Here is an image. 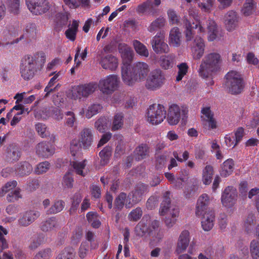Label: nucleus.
Here are the masks:
<instances>
[{
	"mask_svg": "<svg viewBox=\"0 0 259 259\" xmlns=\"http://www.w3.org/2000/svg\"><path fill=\"white\" fill-rule=\"evenodd\" d=\"M118 49L123 60L121 77L124 83L133 86L137 82L145 80L150 72L148 64L137 62L130 66L134 55L132 49L125 44H121L119 45Z\"/></svg>",
	"mask_w": 259,
	"mask_h": 259,
	"instance_id": "nucleus-1",
	"label": "nucleus"
},
{
	"mask_svg": "<svg viewBox=\"0 0 259 259\" xmlns=\"http://www.w3.org/2000/svg\"><path fill=\"white\" fill-rule=\"evenodd\" d=\"M204 23L200 21L197 18L189 16L184 21V34L187 46L190 50L191 55L194 59H200L204 53L205 44L202 38L196 36L193 39L195 29H198V33L204 34L205 31Z\"/></svg>",
	"mask_w": 259,
	"mask_h": 259,
	"instance_id": "nucleus-2",
	"label": "nucleus"
},
{
	"mask_svg": "<svg viewBox=\"0 0 259 259\" xmlns=\"http://www.w3.org/2000/svg\"><path fill=\"white\" fill-rule=\"evenodd\" d=\"M46 60L45 53L38 52L25 57L20 66V73L25 80L31 79L44 67Z\"/></svg>",
	"mask_w": 259,
	"mask_h": 259,
	"instance_id": "nucleus-3",
	"label": "nucleus"
},
{
	"mask_svg": "<svg viewBox=\"0 0 259 259\" xmlns=\"http://www.w3.org/2000/svg\"><path fill=\"white\" fill-rule=\"evenodd\" d=\"M209 204V196L206 194H203L198 199L195 209L196 215L201 217L203 229L206 231L212 228L214 220V212L208 207Z\"/></svg>",
	"mask_w": 259,
	"mask_h": 259,
	"instance_id": "nucleus-4",
	"label": "nucleus"
},
{
	"mask_svg": "<svg viewBox=\"0 0 259 259\" xmlns=\"http://www.w3.org/2000/svg\"><path fill=\"white\" fill-rule=\"evenodd\" d=\"M221 57L217 53L207 55L202 60L199 69L200 76L204 78H210L206 82L208 85L214 84L212 76L220 67Z\"/></svg>",
	"mask_w": 259,
	"mask_h": 259,
	"instance_id": "nucleus-5",
	"label": "nucleus"
},
{
	"mask_svg": "<svg viewBox=\"0 0 259 259\" xmlns=\"http://www.w3.org/2000/svg\"><path fill=\"white\" fill-rule=\"evenodd\" d=\"M170 193L166 192L163 196V200L161 203L159 213L160 215H165L164 222L168 227L173 226L179 215V209L178 206L170 204Z\"/></svg>",
	"mask_w": 259,
	"mask_h": 259,
	"instance_id": "nucleus-6",
	"label": "nucleus"
},
{
	"mask_svg": "<svg viewBox=\"0 0 259 259\" xmlns=\"http://www.w3.org/2000/svg\"><path fill=\"white\" fill-rule=\"evenodd\" d=\"M98 84L95 82H90L79 85L73 86L70 89L67 95L68 97L73 100L87 98L93 94L97 89Z\"/></svg>",
	"mask_w": 259,
	"mask_h": 259,
	"instance_id": "nucleus-7",
	"label": "nucleus"
},
{
	"mask_svg": "<svg viewBox=\"0 0 259 259\" xmlns=\"http://www.w3.org/2000/svg\"><path fill=\"white\" fill-rule=\"evenodd\" d=\"M226 85L229 92L232 94H238L242 92L244 88V81L240 72L232 70L225 76Z\"/></svg>",
	"mask_w": 259,
	"mask_h": 259,
	"instance_id": "nucleus-8",
	"label": "nucleus"
},
{
	"mask_svg": "<svg viewBox=\"0 0 259 259\" xmlns=\"http://www.w3.org/2000/svg\"><path fill=\"white\" fill-rule=\"evenodd\" d=\"M166 111L161 104H154L149 106L146 113L147 121L153 125L161 123L165 118Z\"/></svg>",
	"mask_w": 259,
	"mask_h": 259,
	"instance_id": "nucleus-9",
	"label": "nucleus"
},
{
	"mask_svg": "<svg viewBox=\"0 0 259 259\" xmlns=\"http://www.w3.org/2000/svg\"><path fill=\"white\" fill-rule=\"evenodd\" d=\"M188 112V108L184 106H180L176 104L170 105L168 109V123L171 125L177 124L181 117H185Z\"/></svg>",
	"mask_w": 259,
	"mask_h": 259,
	"instance_id": "nucleus-10",
	"label": "nucleus"
},
{
	"mask_svg": "<svg viewBox=\"0 0 259 259\" xmlns=\"http://www.w3.org/2000/svg\"><path fill=\"white\" fill-rule=\"evenodd\" d=\"M119 79L116 75H109L101 79L98 84L100 91L104 94H111L118 88Z\"/></svg>",
	"mask_w": 259,
	"mask_h": 259,
	"instance_id": "nucleus-11",
	"label": "nucleus"
},
{
	"mask_svg": "<svg viewBox=\"0 0 259 259\" xmlns=\"http://www.w3.org/2000/svg\"><path fill=\"white\" fill-rule=\"evenodd\" d=\"M26 4L29 10L35 15L45 13L51 7L47 0H26Z\"/></svg>",
	"mask_w": 259,
	"mask_h": 259,
	"instance_id": "nucleus-12",
	"label": "nucleus"
},
{
	"mask_svg": "<svg viewBox=\"0 0 259 259\" xmlns=\"http://www.w3.org/2000/svg\"><path fill=\"white\" fill-rule=\"evenodd\" d=\"M164 75L160 70L153 71L146 79L145 87L154 90L160 88L164 82Z\"/></svg>",
	"mask_w": 259,
	"mask_h": 259,
	"instance_id": "nucleus-13",
	"label": "nucleus"
},
{
	"mask_svg": "<svg viewBox=\"0 0 259 259\" xmlns=\"http://www.w3.org/2000/svg\"><path fill=\"white\" fill-rule=\"evenodd\" d=\"M146 191V186L143 184H140L138 186L135 190L128 195L125 203L126 207L130 208L133 205L139 202L141 200L142 195Z\"/></svg>",
	"mask_w": 259,
	"mask_h": 259,
	"instance_id": "nucleus-14",
	"label": "nucleus"
},
{
	"mask_svg": "<svg viewBox=\"0 0 259 259\" xmlns=\"http://www.w3.org/2000/svg\"><path fill=\"white\" fill-rule=\"evenodd\" d=\"M237 191L232 186H228L224 191L222 195V202L223 205L227 207L233 206L237 200Z\"/></svg>",
	"mask_w": 259,
	"mask_h": 259,
	"instance_id": "nucleus-15",
	"label": "nucleus"
},
{
	"mask_svg": "<svg viewBox=\"0 0 259 259\" xmlns=\"http://www.w3.org/2000/svg\"><path fill=\"white\" fill-rule=\"evenodd\" d=\"M35 150L38 156L48 158L54 153L55 147L49 142H41L36 145Z\"/></svg>",
	"mask_w": 259,
	"mask_h": 259,
	"instance_id": "nucleus-16",
	"label": "nucleus"
},
{
	"mask_svg": "<svg viewBox=\"0 0 259 259\" xmlns=\"http://www.w3.org/2000/svg\"><path fill=\"white\" fill-rule=\"evenodd\" d=\"M164 36L162 34L155 35L152 40V46L156 53H167L169 49L168 46L164 41Z\"/></svg>",
	"mask_w": 259,
	"mask_h": 259,
	"instance_id": "nucleus-17",
	"label": "nucleus"
},
{
	"mask_svg": "<svg viewBox=\"0 0 259 259\" xmlns=\"http://www.w3.org/2000/svg\"><path fill=\"white\" fill-rule=\"evenodd\" d=\"M39 215L38 212L34 210L26 211L19 215L18 225L27 227L31 224Z\"/></svg>",
	"mask_w": 259,
	"mask_h": 259,
	"instance_id": "nucleus-18",
	"label": "nucleus"
},
{
	"mask_svg": "<svg viewBox=\"0 0 259 259\" xmlns=\"http://www.w3.org/2000/svg\"><path fill=\"white\" fill-rule=\"evenodd\" d=\"M190 242V234L187 230L183 231L178 239L176 251L180 254L184 252L189 245Z\"/></svg>",
	"mask_w": 259,
	"mask_h": 259,
	"instance_id": "nucleus-19",
	"label": "nucleus"
},
{
	"mask_svg": "<svg viewBox=\"0 0 259 259\" xmlns=\"http://www.w3.org/2000/svg\"><path fill=\"white\" fill-rule=\"evenodd\" d=\"M224 23L228 31H231L234 30L238 24L237 13L233 11H229L225 16Z\"/></svg>",
	"mask_w": 259,
	"mask_h": 259,
	"instance_id": "nucleus-20",
	"label": "nucleus"
},
{
	"mask_svg": "<svg viewBox=\"0 0 259 259\" xmlns=\"http://www.w3.org/2000/svg\"><path fill=\"white\" fill-rule=\"evenodd\" d=\"M100 64L104 69L113 71L117 68L118 62L115 57L110 55L103 58L100 61Z\"/></svg>",
	"mask_w": 259,
	"mask_h": 259,
	"instance_id": "nucleus-21",
	"label": "nucleus"
},
{
	"mask_svg": "<svg viewBox=\"0 0 259 259\" xmlns=\"http://www.w3.org/2000/svg\"><path fill=\"white\" fill-rule=\"evenodd\" d=\"M207 39L209 41H212L220 38V33L216 23L212 20H209L207 24Z\"/></svg>",
	"mask_w": 259,
	"mask_h": 259,
	"instance_id": "nucleus-22",
	"label": "nucleus"
},
{
	"mask_svg": "<svg viewBox=\"0 0 259 259\" xmlns=\"http://www.w3.org/2000/svg\"><path fill=\"white\" fill-rule=\"evenodd\" d=\"M80 143L84 148H88L93 142V135L91 131L89 128L83 129L79 135Z\"/></svg>",
	"mask_w": 259,
	"mask_h": 259,
	"instance_id": "nucleus-23",
	"label": "nucleus"
},
{
	"mask_svg": "<svg viewBox=\"0 0 259 259\" xmlns=\"http://www.w3.org/2000/svg\"><path fill=\"white\" fill-rule=\"evenodd\" d=\"M159 65L164 69H169L173 67L176 63V57L172 54L161 56L158 61Z\"/></svg>",
	"mask_w": 259,
	"mask_h": 259,
	"instance_id": "nucleus-24",
	"label": "nucleus"
},
{
	"mask_svg": "<svg viewBox=\"0 0 259 259\" xmlns=\"http://www.w3.org/2000/svg\"><path fill=\"white\" fill-rule=\"evenodd\" d=\"M181 32L179 28H172L169 32L168 42L170 46L178 47L180 46L181 40Z\"/></svg>",
	"mask_w": 259,
	"mask_h": 259,
	"instance_id": "nucleus-25",
	"label": "nucleus"
},
{
	"mask_svg": "<svg viewBox=\"0 0 259 259\" xmlns=\"http://www.w3.org/2000/svg\"><path fill=\"white\" fill-rule=\"evenodd\" d=\"M257 239L252 240L250 244L249 251L252 259H259V225L256 228Z\"/></svg>",
	"mask_w": 259,
	"mask_h": 259,
	"instance_id": "nucleus-26",
	"label": "nucleus"
},
{
	"mask_svg": "<svg viewBox=\"0 0 259 259\" xmlns=\"http://www.w3.org/2000/svg\"><path fill=\"white\" fill-rule=\"evenodd\" d=\"M82 146L79 140L74 139L72 140L70 146V151L72 156L75 158L81 157Z\"/></svg>",
	"mask_w": 259,
	"mask_h": 259,
	"instance_id": "nucleus-27",
	"label": "nucleus"
},
{
	"mask_svg": "<svg viewBox=\"0 0 259 259\" xmlns=\"http://www.w3.org/2000/svg\"><path fill=\"white\" fill-rule=\"evenodd\" d=\"M234 163L232 159L229 158L225 161L221 166L220 174L226 177L230 175L234 170Z\"/></svg>",
	"mask_w": 259,
	"mask_h": 259,
	"instance_id": "nucleus-28",
	"label": "nucleus"
},
{
	"mask_svg": "<svg viewBox=\"0 0 259 259\" xmlns=\"http://www.w3.org/2000/svg\"><path fill=\"white\" fill-rule=\"evenodd\" d=\"M77 159H74V158H73V160L71 161V165L77 175L84 177L86 175V171L84 170L86 166V160L78 161L76 160Z\"/></svg>",
	"mask_w": 259,
	"mask_h": 259,
	"instance_id": "nucleus-29",
	"label": "nucleus"
},
{
	"mask_svg": "<svg viewBox=\"0 0 259 259\" xmlns=\"http://www.w3.org/2000/svg\"><path fill=\"white\" fill-rule=\"evenodd\" d=\"M32 170V166L26 161L19 163L16 168V173L20 176L28 175L31 173Z\"/></svg>",
	"mask_w": 259,
	"mask_h": 259,
	"instance_id": "nucleus-30",
	"label": "nucleus"
},
{
	"mask_svg": "<svg viewBox=\"0 0 259 259\" xmlns=\"http://www.w3.org/2000/svg\"><path fill=\"white\" fill-rule=\"evenodd\" d=\"M78 25V21L73 20L71 25L68 27V28L65 31L66 37L71 41H74L76 38Z\"/></svg>",
	"mask_w": 259,
	"mask_h": 259,
	"instance_id": "nucleus-31",
	"label": "nucleus"
},
{
	"mask_svg": "<svg viewBox=\"0 0 259 259\" xmlns=\"http://www.w3.org/2000/svg\"><path fill=\"white\" fill-rule=\"evenodd\" d=\"M132 44L137 54L145 57H147L149 56V52L147 47L141 42L135 39L133 41Z\"/></svg>",
	"mask_w": 259,
	"mask_h": 259,
	"instance_id": "nucleus-32",
	"label": "nucleus"
},
{
	"mask_svg": "<svg viewBox=\"0 0 259 259\" xmlns=\"http://www.w3.org/2000/svg\"><path fill=\"white\" fill-rule=\"evenodd\" d=\"M21 0H5L8 11L14 15L20 11Z\"/></svg>",
	"mask_w": 259,
	"mask_h": 259,
	"instance_id": "nucleus-33",
	"label": "nucleus"
},
{
	"mask_svg": "<svg viewBox=\"0 0 259 259\" xmlns=\"http://www.w3.org/2000/svg\"><path fill=\"white\" fill-rule=\"evenodd\" d=\"M213 175V167L209 165H206L203 170L202 181L205 185H208L211 182Z\"/></svg>",
	"mask_w": 259,
	"mask_h": 259,
	"instance_id": "nucleus-34",
	"label": "nucleus"
},
{
	"mask_svg": "<svg viewBox=\"0 0 259 259\" xmlns=\"http://www.w3.org/2000/svg\"><path fill=\"white\" fill-rule=\"evenodd\" d=\"M112 154V148L107 146L105 147L100 153L99 156L101 158V163L105 165L108 163Z\"/></svg>",
	"mask_w": 259,
	"mask_h": 259,
	"instance_id": "nucleus-35",
	"label": "nucleus"
},
{
	"mask_svg": "<svg viewBox=\"0 0 259 259\" xmlns=\"http://www.w3.org/2000/svg\"><path fill=\"white\" fill-rule=\"evenodd\" d=\"M149 152L148 147L146 144H141L135 150V156L136 159L140 160L145 157Z\"/></svg>",
	"mask_w": 259,
	"mask_h": 259,
	"instance_id": "nucleus-36",
	"label": "nucleus"
},
{
	"mask_svg": "<svg viewBox=\"0 0 259 259\" xmlns=\"http://www.w3.org/2000/svg\"><path fill=\"white\" fill-rule=\"evenodd\" d=\"M166 22V19L164 17H159L151 23L148 27V30L151 32H153L158 28L164 26Z\"/></svg>",
	"mask_w": 259,
	"mask_h": 259,
	"instance_id": "nucleus-37",
	"label": "nucleus"
},
{
	"mask_svg": "<svg viewBox=\"0 0 259 259\" xmlns=\"http://www.w3.org/2000/svg\"><path fill=\"white\" fill-rule=\"evenodd\" d=\"M165 176L169 182L175 183L176 186L179 188H182L183 184H185L187 181L186 178H182L181 177L177 178V179L175 180L174 178L173 175L168 172L165 173Z\"/></svg>",
	"mask_w": 259,
	"mask_h": 259,
	"instance_id": "nucleus-38",
	"label": "nucleus"
},
{
	"mask_svg": "<svg viewBox=\"0 0 259 259\" xmlns=\"http://www.w3.org/2000/svg\"><path fill=\"white\" fill-rule=\"evenodd\" d=\"M17 182L16 181H12L6 183L0 190V196H4L6 193H10L16 187Z\"/></svg>",
	"mask_w": 259,
	"mask_h": 259,
	"instance_id": "nucleus-39",
	"label": "nucleus"
},
{
	"mask_svg": "<svg viewBox=\"0 0 259 259\" xmlns=\"http://www.w3.org/2000/svg\"><path fill=\"white\" fill-rule=\"evenodd\" d=\"M87 217L88 221L91 224L93 227L98 228L100 227L101 223L96 212H89L87 213Z\"/></svg>",
	"mask_w": 259,
	"mask_h": 259,
	"instance_id": "nucleus-40",
	"label": "nucleus"
},
{
	"mask_svg": "<svg viewBox=\"0 0 259 259\" xmlns=\"http://www.w3.org/2000/svg\"><path fill=\"white\" fill-rule=\"evenodd\" d=\"M75 256L74 250L66 248L62 250L56 257V259H73Z\"/></svg>",
	"mask_w": 259,
	"mask_h": 259,
	"instance_id": "nucleus-41",
	"label": "nucleus"
},
{
	"mask_svg": "<svg viewBox=\"0 0 259 259\" xmlns=\"http://www.w3.org/2000/svg\"><path fill=\"white\" fill-rule=\"evenodd\" d=\"M73 182L72 173L67 172L63 177L62 185L64 189H70L73 187Z\"/></svg>",
	"mask_w": 259,
	"mask_h": 259,
	"instance_id": "nucleus-42",
	"label": "nucleus"
},
{
	"mask_svg": "<svg viewBox=\"0 0 259 259\" xmlns=\"http://www.w3.org/2000/svg\"><path fill=\"white\" fill-rule=\"evenodd\" d=\"M102 106L99 104H93L89 106L86 113L85 116L88 118H91L93 116L97 114L102 109Z\"/></svg>",
	"mask_w": 259,
	"mask_h": 259,
	"instance_id": "nucleus-43",
	"label": "nucleus"
},
{
	"mask_svg": "<svg viewBox=\"0 0 259 259\" xmlns=\"http://www.w3.org/2000/svg\"><path fill=\"white\" fill-rule=\"evenodd\" d=\"M254 4L253 0H246L241 11L245 16H249L252 13Z\"/></svg>",
	"mask_w": 259,
	"mask_h": 259,
	"instance_id": "nucleus-44",
	"label": "nucleus"
},
{
	"mask_svg": "<svg viewBox=\"0 0 259 259\" xmlns=\"http://www.w3.org/2000/svg\"><path fill=\"white\" fill-rule=\"evenodd\" d=\"M109 123L108 119L105 117H102L98 119L95 123V127L100 132L103 133L107 127Z\"/></svg>",
	"mask_w": 259,
	"mask_h": 259,
	"instance_id": "nucleus-45",
	"label": "nucleus"
},
{
	"mask_svg": "<svg viewBox=\"0 0 259 259\" xmlns=\"http://www.w3.org/2000/svg\"><path fill=\"white\" fill-rule=\"evenodd\" d=\"M123 125V115L122 113H117L115 115L113 121L112 131L120 129Z\"/></svg>",
	"mask_w": 259,
	"mask_h": 259,
	"instance_id": "nucleus-46",
	"label": "nucleus"
},
{
	"mask_svg": "<svg viewBox=\"0 0 259 259\" xmlns=\"http://www.w3.org/2000/svg\"><path fill=\"white\" fill-rule=\"evenodd\" d=\"M64 207V202L62 200H57L48 210V213H56L61 211Z\"/></svg>",
	"mask_w": 259,
	"mask_h": 259,
	"instance_id": "nucleus-47",
	"label": "nucleus"
},
{
	"mask_svg": "<svg viewBox=\"0 0 259 259\" xmlns=\"http://www.w3.org/2000/svg\"><path fill=\"white\" fill-rule=\"evenodd\" d=\"M178 74L176 77V80L179 81L186 74L188 69V66L186 63H182L178 65Z\"/></svg>",
	"mask_w": 259,
	"mask_h": 259,
	"instance_id": "nucleus-48",
	"label": "nucleus"
},
{
	"mask_svg": "<svg viewBox=\"0 0 259 259\" xmlns=\"http://www.w3.org/2000/svg\"><path fill=\"white\" fill-rule=\"evenodd\" d=\"M57 226V222L53 218L49 219L48 220L43 223L41 228L43 231H49L53 230Z\"/></svg>",
	"mask_w": 259,
	"mask_h": 259,
	"instance_id": "nucleus-49",
	"label": "nucleus"
},
{
	"mask_svg": "<svg viewBox=\"0 0 259 259\" xmlns=\"http://www.w3.org/2000/svg\"><path fill=\"white\" fill-rule=\"evenodd\" d=\"M20 189L18 188H16L9 193L7 196V199L9 202H15L21 198L20 194Z\"/></svg>",
	"mask_w": 259,
	"mask_h": 259,
	"instance_id": "nucleus-50",
	"label": "nucleus"
},
{
	"mask_svg": "<svg viewBox=\"0 0 259 259\" xmlns=\"http://www.w3.org/2000/svg\"><path fill=\"white\" fill-rule=\"evenodd\" d=\"M82 196L79 193H76L72 198V204L70 209V213L74 212L77 208L81 200Z\"/></svg>",
	"mask_w": 259,
	"mask_h": 259,
	"instance_id": "nucleus-51",
	"label": "nucleus"
},
{
	"mask_svg": "<svg viewBox=\"0 0 259 259\" xmlns=\"http://www.w3.org/2000/svg\"><path fill=\"white\" fill-rule=\"evenodd\" d=\"M167 15L169 22L170 24H177L179 22V17L174 10L172 9L168 10L167 11Z\"/></svg>",
	"mask_w": 259,
	"mask_h": 259,
	"instance_id": "nucleus-52",
	"label": "nucleus"
},
{
	"mask_svg": "<svg viewBox=\"0 0 259 259\" xmlns=\"http://www.w3.org/2000/svg\"><path fill=\"white\" fill-rule=\"evenodd\" d=\"M50 163L47 161L41 162L35 168L36 174L39 175L47 172L50 168Z\"/></svg>",
	"mask_w": 259,
	"mask_h": 259,
	"instance_id": "nucleus-53",
	"label": "nucleus"
},
{
	"mask_svg": "<svg viewBox=\"0 0 259 259\" xmlns=\"http://www.w3.org/2000/svg\"><path fill=\"white\" fill-rule=\"evenodd\" d=\"M126 195L124 193H121L119 195L115 201V205L118 209H121L123 205L126 203Z\"/></svg>",
	"mask_w": 259,
	"mask_h": 259,
	"instance_id": "nucleus-54",
	"label": "nucleus"
},
{
	"mask_svg": "<svg viewBox=\"0 0 259 259\" xmlns=\"http://www.w3.org/2000/svg\"><path fill=\"white\" fill-rule=\"evenodd\" d=\"M152 9V1L147 0L146 2L139 5L137 8L136 11L139 13H144L148 10Z\"/></svg>",
	"mask_w": 259,
	"mask_h": 259,
	"instance_id": "nucleus-55",
	"label": "nucleus"
},
{
	"mask_svg": "<svg viewBox=\"0 0 259 259\" xmlns=\"http://www.w3.org/2000/svg\"><path fill=\"white\" fill-rule=\"evenodd\" d=\"M201 118L203 122L206 121V120L213 118V114L210 110V108L208 107L203 108L201 109Z\"/></svg>",
	"mask_w": 259,
	"mask_h": 259,
	"instance_id": "nucleus-56",
	"label": "nucleus"
},
{
	"mask_svg": "<svg viewBox=\"0 0 259 259\" xmlns=\"http://www.w3.org/2000/svg\"><path fill=\"white\" fill-rule=\"evenodd\" d=\"M225 142L227 146L234 147L238 143L236 142L234 134L227 135L225 137Z\"/></svg>",
	"mask_w": 259,
	"mask_h": 259,
	"instance_id": "nucleus-57",
	"label": "nucleus"
},
{
	"mask_svg": "<svg viewBox=\"0 0 259 259\" xmlns=\"http://www.w3.org/2000/svg\"><path fill=\"white\" fill-rule=\"evenodd\" d=\"M35 126L36 132L41 137L45 138L47 137L48 135V131L45 124L41 123H38L35 124Z\"/></svg>",
	"mask_w": 259,
	"mask_h": 259,
	"instance_id": "nucleus-58",
	"label": "nucleus"
},
{
	"mask_svg": "<svg viewBox=\"0 0 259 259\" xmlns=\"http://www.w3.org/2000/svg\"><path fill=\"white\" fill-rule=\"evenodd\" d=\"M142 215V211L140 208H137L131 212L128 215L130 221H137L140 219Z\"/></svg>",
	"mask_w": 259,
	"mask_h": 259,
	"instance_id": "nucleus-59",
	"label": "nucleus"
},
{
	"mask_svg": "<svg viewBox=\"0 0 259 259\" xmlns=\"http://www.w3.org/2000/svg\"><path fill=\"white\" fill-rule=\"evenodd\" d=\"M65 114L66 116L65 124L68 126L72 127L76 121L75 114L71 111L67 112Z\"/></svg>",
	"mask_w": 259,
	"mask_h": 259,
	"instance_id": "nucleus-60",
	"label": "nucleus"
},
{
	"mask_svg": "<svg viewBox=\"0 0 259 259\" xmlns=\"http://www.w3.org/2000/svg\"><path fill=\"white\" fill-rule=\"evenodd\" d=\"M51 255V250L50 249H46L40 251L35 255L33 259H49Z\"/></svg>",
	"mask_w": 259,
	"mask_h": 259,
	"instance_id": "nucleus-61",
	"label": "nucleus"
},
{
	"mask_svg": "<svg viewBox=\"0 0 259 259\" xmlns=\"http://www.w3.org/2000/svg\"><path fill=\"white\" fill-rule=\"evenodd\" d=\"M203 125L205 128L209 130L215 129L217 127V122L214 117L203 121Z\"/></svg>",
	"mask_w": 259,
	"mask_h": 259,
	"instance_id": "nucleus-62",
	"label": "nucleus"
},
{
	"mask_svg": "<svg viewBox=\"0 0 259 259\" xmlns=\"http://www.w3.org/2000/svg\"><path fill=\"white\" fill-rule=\"evenodd\" d=\"M246 60L249 64L256 65L259 68V60L255 56L253 53L249 52L247 54Z\"/></svg>",
	"mask_w": 259,
	"mask_h": 259,
	"instance_id": "nucleus-63",
	"label": "nucleus"
},
{
	"mask_svg": "<svg viewBox=\"0 0 259 259\" xmlns=\"http://www.w3.org/2000/svg\"><path fill=\"white\" fill-rule=\"evenodd\" d=\"M259 123V113L254 112L252 114V117L250 119L249 123H247V126L251 127H255Z\"/></svg>",
	"mask_w": 259,
	"mask_h": 259,
	"instance_id": "nucleus-64",
	"label": "nucleus"
}]
</instances>
